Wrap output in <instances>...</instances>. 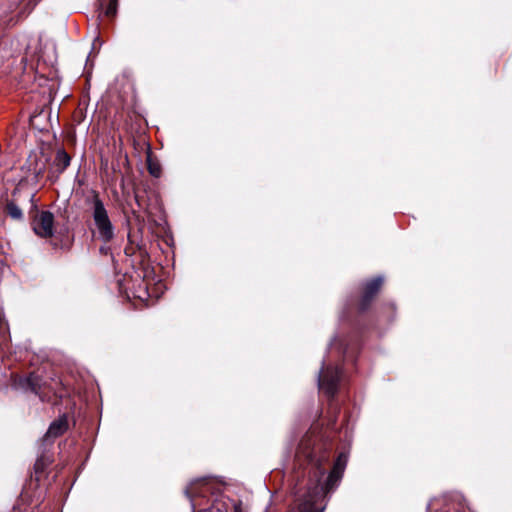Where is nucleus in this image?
Listing matches in <instances>:
<instances>
[{
  "instance_id": "obj_1",
  "label": "nucleus",
  "mask_w": 512,
  "mask_h": 512,
  "mask_svg": "<svg viewBox=\"0 0 512 512\" xmlns=\"http://www.w3.org/2000/svg\"><path fill=\"white\" fill-rule=\"evenodd\" d=\"M92 218L99 239L109 242L114 237V226L103 202L96 196L92 202Z\"/></svg>"
},
{
  "instance_id": "obj_2",
  "label": "nucleus",
  "mask_w": 512,
  "mask_h": 512,
  "mask_svg": "<svg viewBox=\"0 0 512 512\" xmlns=\"http://www.w3.org/2000/svg\"><path fill=\"white\" fill-rule=\"evenodd\" d=\"M31 226L39 237H51L53 235L54 216L48 211H37L32 219Z\"/></svg>"
},
{
  "instance_id": "obj_3",
  "label": "nucleus",
  "mask_w": 512,
  "mask_h": 512,
  "mask_svg": "<svg viewBox=\"0 0 512 512\" xmlns=\"http://www.w3.org/2000/svg\"><path fill=\"white\" fill-rule=\"evenodd\" d=\"M338 381V371L327 368L322 370L319 375V387L328 395H333L336 391Z\"/></svg>"
},
{
  "instance_id": "obj_4",
  "label": "nucleus",
  "mask_w": 512,
  "mask_h": 512,
  "mask_svg": "<svg viewBox=\"0 0 512 512\" xmlns=\"http://www.w3.org/2000/svg\"><path fill=\"white\" fill-rule=\"evenodd\" d=\"M346 463H347L346 455L340 454L334 467H333V470L331 471V473L328 476L327 483H326L327 489L332 488L333 484L340 479V477L344 471V468L346 466Z\"/></svg>"
},
{
  "instance_id": "obj_5",
  "label": "nucleus",
  "mask_w": 512,
  "mask_h": 512,
  "mask_svg": "<svg viewBox=\"0 0 512 512\" xmlns=\"http://www.w3.org/2000/svg\"><path fill=\"white\" fill-rule=\"evenodd\" d=\"M67 420L65 417H61L51 423L49 429L45 435V439L56 438L63 434L67 429Z\"/></svg>"
},
{
  "instance_id": "obj_6",
  "label": "nucleus",
  "mask_w": 512,
  "mask_h": 512,
  "mask_svg": "<svg viewBox=\"0 0 512 512\" xmlns=\"http://www.w3.org/2000/svg\"><path fill=\"white\" fill-rule=\"evenodd\" d=\"M70 164V157L64 150H58L55 160H54V167L55 170L59 173L64 171L68 165Z\"/></svg>"
},
{
  "instance_id": "obj_7",
  "label": "nucleus",
  "mask_w": 512,
  "mask_h": 512,
  "mask_svg": "<svg viewBox=\"0 0 512 512\" xmlns=\"http://www.w3.org/2000/svg\"><path fill=\"white\" fill-rule=\"evenodd\" d=\"M382 283L383 279L381 277H377L374 280L368 282L364 291L365 300L372 298L373 295L380 289Z\"/></svg>"
},
{
  "instance_id": "obj_8",
  "label": "nucleus",
  "mask_w": 512,
  "mask_h": 512,
  "mask_svg": "<svg viewBox=\"0 0 512 512\" xmlns=\"http://www.w3.org/2000/svg\"><path fill=\"white\" fill-rule=\"evenodd\" d=\"M315 503V495H309L308 499H306L303 503L299 504L298 507L293 512H317L314 507Z\"/></svg>"
},
{
  "instance_id": "obj_9",
  "label": "nucleus",
  "mask_w": 512,
  "mask_h": 512,
  "mask_svg": "<svg viewBox=\"0 0 512 512\" xmlns=\"http://www.w3.org/2000/svg\"><path fill=\"white\" fill-rule=\"evenodd\" d=\"M6 212L14 220H20L23 217L22 210L13 202L7 204Z\"/></svg>"
},
{
  "instance_id": "obj_10",
  "label": "nucleus",
  "mask_w": 512,
  "mask_h": 512,
  "mask_svg": "<svg viewBox=\"0 0 512 512\" xmlns=\"http://www.w3.org/2000/svg\"><path fill=\"white\" fill-rule=\"evenodd\" d=\"M148 170L151 175L154 177L160 176V167L158 164L153 163L151 159H148Z\"/></svg>"
},
{
  "instance_id": "obj_11",
  "label": "nucleus",
  "mask_w": 512,
  "mask_h": 512,
  "mask_svg": "<svg viewBox=\"0 0 512 512\" xmlns=\"http://www.w3.org/2000/svg\"><path fill=\"white\" fill-rule=\"evenodd\" d=\"M105 14L107 16H114L116 14V2L115 0H111L108 7L106 8Z\"/></svg>"
},
{
  "instance_id": "obj_12",
  "label": "nucleus",
  "mask_w": 512,
  "mask_h": 512,
  "mask_svg": "<svg viewBox=\"0 0 512 512\" xmlns=\"http://www.w3.org/2000/svg\"><path fill=\"white\" fill-rule=\"evenodd\" d=\"M43 168H44L43 166L38 167V166L36 165V166L33 168V172H34L35 174H37V175H38V174H40V173L43 171Z\"/></svg>"
},
{
  "instance_id": "obj_13",
  "label": "nucleus",
  "mask_w": 512,
  "mask_h": 512,
  "mask_svg": "<svg viewBox=\"0 0 512 512\" xmlns=\"http://www.w3.org/2000/svg\"><path fill=\"white\" fill-rule=\"evenodd\" d=\"M235 512H238V509H236Z\"/></svg>"
}]
</instances>
